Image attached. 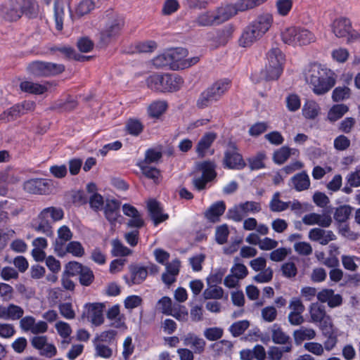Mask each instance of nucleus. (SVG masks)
I'll return each instance as SVG.
<instances>
[{"mask_svg": "<svg viewBox=\"0 0 360 360\" xmlns=\"http://www.w3.org/2000/svg\"><path fill=\"white\" fill-rule=\"evenodd\" d=\"M304 77L316 95L325 94L335 84V79L330 70L317 63L311 64L307 68Z\"/></svg>", "mask_w": 360, "mask_h": 360, "instance_id": "nucleus-1", "label": "nucleus"}, {"mask_svg": "<svg viewBox=\"0 0 360 360\" xmlns=\"http://www.w3.org/2000/svg\"><path fill=\"white\" fill-rule=\"evenodd\" d=\"M273 20V16L269 13L257 16L243 30L239 39V45L242 47L251 46L269 30Z\"/></svg>", "mask_w": 360, "mask_h": 360, "instance_id": "nucleus-2", "label": "nucleus"}, {"mask_svg": "<svg viewBox=\"0 0 360 360\" xmlns=\"http://www.w3.org/2000/svg\"><path fill=\"white\" fill-rule=\"evenodd\" d=\"M184 81L181 77L176 74L152 75L146 79V84L150 89L159 92H173L180 89Z\"/></svg>", "mask_w": 360, "mask_h": 360, "instance_id": "nucleus-3", "label": "nucleus"}, {"mask_svg": "<svg viewBox=\"0 0 360 360\" xmlns=\"http://www.w3.org/2000/svg\"><path fill=\"white\" fill-rule=\"evenodd\" d=\"M231 86L228 79H219L204 90L197 101L199 108H205L219 101Z\"/></svg>", "mask_w": 360, "mask_h": 360, "instance_id": "nucleus-4", "label": "nucleus"}, {"mask_svg": "<svg viewBox=\"0 0 360 360\" xmlns=\"http://www.w3.org/2000/svg\"><path fill=\"white\" fill-rule=\"evenodd\" d=\"M267 63L262 71V77L267 80L278 79L283 70L285 56L277 46L271 47L266 53Z\"/></svg>", "mask_w": 360, "mask_h": 360, "instance_id": "nucleus-5", "label": "nucleus"}, {"mask_svg": "<svg viewBox=\"0 0 360 360\" xmlns=\"http://www.w3.org/2000/svg\"><path fill=\"white\" fill-rule=\"evenodd\" d=\"M283 42L285 44L297 46H305L315 41L314 34L307 29L301 27H290L281 33Z\"/></svg>", "mask_w": 360, "mask_h": 360, "instance_id": "nucleus-6", "label": "nucleus"}, {"mask_svg": "<svg viewBox=\"0 0 360 360\" xmlns=\"http://www.w3.org/2000/svg\"><path fill=\"white\" fill-rule=\"evenodd\" d=\"M229 20L225 6L214 11H205L200 13L195 20L198 26L208 27L219 25Z\"/></svg>", "mask_w": 360, "mask_h": 360, "instance_id": "nucleus-7", "label": "nucleus"}, {"mask_svg": "<svg viewBox=\"0 0 360 360\" xmlns=\"http://www.w3.org/2000/svg\"><path fill=\"white\" fill-rule=\"evenodd\" d=\"M123 25L124 21L121 18L114 16L110 18L100 33L101 42L103 45L111 42L120 34Z\"/></svg>", "mask_w": 360, "mask_h": 360, "instance_id": "nucleus-8", "label": "nucleus"}, {"mask_svg": "<svg viewBox=\"0 0 360 360\" xmlns=\"http://www.w3.org/2000/svg\"><path fill=\"white\" fill-rule=\"evenodd\" d=\"M239 260L238 257L234 258V264L230 269V274L224 278V284L229 288H236L239 281L244 279L248 274L246 266Z\"/></svg>", "mask_w": 360, "mask_h": 360, "instance_id": "nucleus-9", "label": "nucleus"}, {"mask_svg": "<svg viewBox=\"0 0 360 360\" xmlns=\"http://www.w3.org/2000/svg\"><path fill=\"white\" fill-rule=\"evenodd\" d=\"M223 165L224 167L231 169H241L245 167V162L235 143H230L228 145L224 153Z\"/></svg>", "mask_w": 360, "mask_h": 360, "instance_id": "nucleus-10", "label": "nucleus"}, {"mask_svg": "<svg viewBox=\"0 0 360 360\" xmlns=\"http://www.w3.org/2000/svg\"><path fill=\"white\" fill-rule=\"evenodd\" d=\"M309 314L311 321L314 323H321L323 330L332 327L331 319L326 315L324 306L317 302L312 303L309 307Z\"/></svg>", "mask_w": 360, "mask_h": 360, "instance_id": "nucleus-11", "label": "nucleus"}, {"mask_svg": "<svg viewBox=\"0 0 360 360\" xmlns=\"http://www.w3.org/2000/svg\"><path fill=\"white\" fill-rule=\"evenodd\" d=\"M21 4L10 0L0 6V17L8 21H15L22 16Z\"/></svg>", "mask_w": 360, "mask_h": 360, "instance_id": "nucleus-12", "label": "nucleus"}, {"mask_svg": "<svg viewBox=\"0 0 360 360\" xmlns=\"http://www.w3.org/2000/svg\"><path fill=\"white\" fill-rule=\"evenodd\" d=\"M302 222L307 226L318 225L321 228H328L333 223V219L328 212H311L302 217Z\"/></svg>", "mask_w": 360, "mask_h": 360, "instance_id": "nucleus-13", "label": "nucleus"}, {"mask_svg": "<svg viewBox=\"0 0 360 360\" xmlns=\"http://www.w3.org/2000/svg\"><path fill=\"white\" fill-rule=\"evenodd\" d=\"M308 238L311 241L317 242L321 245H326L330 241L337 239V236L333 231L324 229L321 227L311 229L309 231Z\"/></svg>", "mask_w": 360, "mask_h": 360, "instance_id": "nucleus-14", "label": "nucleus"}, {"mask_svg": "<svg viewBox=\"0 0 360 360\" xmlns=\"http://www.w3.org/2000/svg\"><path fill=\"white\" fill-rule=\"evenodd\" d=\"M32 227L35 231L43 233L47 237L53 236L52 222L42 211L39 214L37 217L33 220Z\"/></svg>", "mask_w": 360, "mask_h": 360, "instance_id": "nucleus-15", "label": "nucleus"}, {"mask_svg": "<svg viewBox=\"0 0 360 360\" xmlns=\"http://www.w3.org/2000/svg\"><path fill=\"white\" fill-rule=\"evenodd\" d=\"M88 320L95 326H99L104 323L103 303H92L86 305Z\"/></svg>", "mask_w": 360, "mask_h": 360, "instance_id": "nucleus-16", "label": "nucleus"}, {"mask_svg": "<svg viewBox=\"0 0 360 360\" xmlns=\"http://www.w3.org/2000/svg\"><path fill=\"white\" fill-rule=\"evenodd\" d=\"M259 0H238L233 4L225 6L229 19L238 12H244L258 6Z\"/></svg>", "mask_w": 360, "mask_h": 360, "instance_id": "nucleus-17", "label": "nucleus"}, {"mask_svg": "<svg viewBox=\"0 0 360 360\" xmlns=\"http://www.w3.org/2000/svg\"><path fill=\"white\" fill-rule=\"evenodd\" d=\"M352 22L345 17H340L333 20L331 24V30L335 37L338 38L346 37L352 30Z\"/></svg>", "mask_w": 360, "mask_h": 360, "instance_id": "nucleus-18", "label": "nucleus"}, {"mask_svg": "<svg viewBox=\"0 0 360 360\" xmlns=\"http://www.w3.org/2000/svg\"><path fill=\"white\" fill-rule=\"evenodd\" d=\"M24 189L32 194H46L49 192V182L44 179H32L25 182Z\"/></svg>", "mask_w": 360, "mask_h": 360, "instance_id": "nucleus-19", "label": "nucleus"}, {"mask_svg": "<svg viewBox=\"0 0 360 360\" xmlns=\"http://www.w3.org/2000/svg\"><path fill=\"white\" fill-rule=\"evenodd\" d=\"M23 309L16 304L0 305V319L4 320L17 321L23 316Z\"/></svg>", "mask_w": 360, "mask_h": 360, "instance_id": "nucleus-20", "label": "nucleus"}, {"mask_svg": "<svg viewBox=\"0 0 360 360\" xmlns=\"http://www.w3.org/2000/svg\"><path fill=\"white\" fill-rule=\"evenodd\" d=\"M147 276L148 270L146 267L134 266L130 267V276H124V279L129 286H131L143 283Z\"/></svg>", "mask_w": 360, "mask_h": 360, "instance_id": "nucleus-21", "label": "nucleus"}, {"mask_svg": "<svg viewBox=\"0 0 360 360\" xmlns=\"http://www.w3.org/2000/svg\"><path fill=\"white\" fill-rule=\"evenodd\" d=\"M120 203L115 200H107L103 207L104 214L110 224H115L120 217Z\"/></svg>", "mask_w": 360, "mask_h": 360, "instance_id": "nucleus-22", "label": "nucleus"}, {"mask_svg": "<svg viewBox=\"0 0 360 360\" xmlns=\"http://www.w3.org/2000/svg\"><path fill=\"white\" fill-rule=\"evenodd\" d=\"M184 345L191 347L195 353L201 354L204 352L206 345L205 341L193 333L186 334L184 338Z\"/></svg>", "mask_w": 360, "mask_h": 360, "instance_id": "nucleus-23", "label": "nucleus"}, {"mask_svg": "<svg viewBox=\"0 0 360 360\" xmlns=\"http://www.w3.org/2000/svg\"><path fill=\"white\" fill-rule=\"evenodd\" d=\"M216 138L217 134L214 132H207L202 136L196 146V153L199 157L203 158L207 154Z\"/></svg>", "mask_w": 360, "mask_h": 360, "instance_id": "nucleus-24", "label": "nucleus"}, {"mask_svg": "<svg viewBox=\"0 0 360 360\" xmlns=\"http://www.w3.org/2000/svg\"><path fill=\"white\" fill-rule=\"evenodd\" d=\"M147 206L155 225H158L168 218L167 214L162 213V207L155 200H150Z\"/></svg>", "mask_w": 360, "mask_h": 360, "instance_id": "nucleus-25", "label": "nucleus"}, {"mask_svg": "<svg viewBox=\"0 0 360 360\" xmlns=\"http://www.w3.org/2000/svg\"><path fill=\"white\" fill-rule=\"evenodd\" d=\"M168 51L171 59V68L181 69V63L188 56V51L184 48H176Z\"/></svg>", "mask_w": 360, "mask_h": 360, "instance_id": "nucleus-26", "label": "nucleus"}, {"mask_svg": "<svg viewBox=\"0 0 360 360\" xmlns=\"http://www.w3.org/2000/svg\"><path fill=\"white\" fill-rule=\"evenodd\" d=\"M49 86L48 82L41 84L31 81H23L20 83V88L24 92L40 95L46 92Z\"/></svg>", "mask_w": 360, "mask_h": 360, "instance_id": "nucleus-27", "label": "nucleus"}, {"mask_svg": "<svg viewBox=\"0 0 360 360\" xmlns=\"http://www.w3.org/2000/svg\"><path fill=\"white\" fill-rule=\"evenodd\" d=\"M290 185L297 191L307 190L310 186L309 176L305 172L298 173L290 179Z\"/></svg>", "mask_w": 360, "mask_h": 360, "instance_id": "nucleus-28", "label": "nucleus"}, {"mask_svg": "<svg viewBox=\"0 0 360 360\" xmlns=\"http://www.w3.org/2000/svg\"><path fill=\"white\" fill-rule=\"evenodd\" d=\"M226 205L224 201H218L212 204L205 212V217L212 222H217L224 213Z\"/></svg>", "mask_w": 360, "mask_h": 360, "instance_id": "nucleus-29", "label": "nucleus"}, {"mask_svg": "<svg viewBox=\"0 0 360 360\" xmlns=\"http://www.w3.org/2000/svg\"><path fill=\"white\" fill-rule=\"evenodd\" d=\"M58 238L55 240V250L58 252L63 250V245L71 240L72 233L70 228L65 225L60 226L57 231Z\"/></svg>", "mask_w": 360, "mask_h": 360, "instance_id": "nucleus-30", "label": "nucleus"}, {"mask_svg": "<svg viewBox=\"0 0 360 360\" xmlns=\"http://www.w3.org/2000/svg\"><path fill=\"white\" fill-rule=\"evenodd\" d=\"M272 341L277 345H283L285 346L292 344L290 338L287 335L278 324H274L271 327Z\"/></svg>", "mask_w": 360, "mask_h": 360, "instance_id": "nucleus-31", "label": "nucleus"}, {"mask_svg": "<svg viewBox=\"0 0 360 360\" xmlns=\"http://www.w3.org/2000/svg\"><path fill=\"white\" fill-rule=\"evenodd\" d=\"M107 318L110 321V326L115 328L124 326V317L120 314L119 305H114L107 311Z\"/></svg>", "mask_w": 360, "mask_h": 360, "instance_id": "nucleus-32", "label": "nucleus"}, {"mask_svg": "<svg viewBox=\"0 0 360 360\" xmlns=\"http://www.w3.org/2000/svg\"><path fill=\"white\" fill-rule=\"evenodd\" d=\"M352 210L353 207L349 205H342L336 207L333 213L335 224L347 222Z\"/></svg>", "mask_w": 360, "mask_h": 360, "instance_id": "nucleus-33", "label": "nucleus"}, {"mask_svg": "<svg viewBox=\"0 0 360 360\" xmlns=\"http://www.w3.org/2000/svg\"><path fill=\"white\" fill-rule=\"evenodd\" d=\"M291 155L298 156V150L283 146L274 152L273 158L276 163L281 165L283 164Z\"/></svg>", "mask_w": 360, "mask_h": 360, "instance_id": "nucleus-34", "label": "nucleus"}, {"mask_svg": "<svg viewBox=\"0 0 360 360\" xmlns=\"http://www.w3.org/2000/svg\"><path fill=\"white\" fill-rule=\"evenodd\" d=\"M20 11L30 18H36L39 13V8L34 0H22Z\"/></svg>", "mask_w": 360, "mask_h": 360, "instance_id": "nucleus-35", "label": "nucleus"}, {"mask_svg": "<svg viewBox=\"0 0 360 360\" xmlns=\"http://www.w3.org/2000/svg\"><path fill=\"white\" fill-rule=\"evenodd\" d=\"M302 115L306 119H315L320 112V107L314 101H307L303 105Z\"/></svg>", "mask_w": 360, "mask_h": 360, "instance_id": "nucleus-36", "label": "nucleus"}, {"mask_svg": "<svg viewBox=\"0 0 360 360\" xmlns=\"http://www.w3.org/2000/svg\"><path fill=\"white\" fill-rule=\"evenodd\" d=\"M292 348V344L283 346L282 347L271 346L267 351V357L269 360H281L283 356V353L291 352Z\"/></svg>", "mask_w": 360, "mask_h": 360, "instance_id": "nucleus-37", "label": "nucleus"}, {"mask_svg": "<svg viewBox=\"0 0 360 360\" xmlns=\"http://www.w3.org/2000/svg\"><path fill=\"white\" fill-rule=\"evenodd\" d=\"M53 16L56 30L61 31L63 28V20L65 17L64 6L61 1L56 0L55 1Z\"/></svg>", "mask_w": 360, "mask_h": 360, "instance_id": "nucleus-38", "label": "nucleus"}, {"mask_svg": "<svg viewBox=\"0 0 360 360\" xmlns=\"http://www.w3.org/2000/svg\"><path fill=\"white\" fill-rule=\"evenodd\" d=\"M296 343H300L305 340H312L316 337V332L312 328L301 327L293 333Z\"/></svg>", "mask_w": 360, "mask_h": 360, "instance_id": "nucleus-39", "label": "nucleus"}, {"mask_svg": "<svg viewBox=\"0 0 360 360\" xmlns=\"http://www.w3.org/2000/svg\"><path fill=\"white\" fill-rule=\"evenodd\" d=\"M280 196L281 193L279 192H276L273 195L269 202V208L271 211L274 212H280L289 208V203L288 202L281 200Z\"/></svg>", "mask_w": 360, "mask_h": 360, "instance_id": "nucleus-40", "label": "nucleus"}, {"mask_svg": "<svg viewBox=\"0 0 360 360\" xmlns=\"http://www.w3.org/2000/svg\"><path fill=\"white\" fill-rule=\"evenodd\" d=\"M348 110L349 108L345 104L334 105L328 111V119L330 122H335L340 119Z\"/></svg>", "mask_w": 360, "mask_h": 360, "instance_id": "nucleus-41", "label": "nucleus"}, {"mask_svg": "<svg viewBox=\"0 0 360 360\" xmlns=\"http://www.w3.org/2000/svg\"><path fill=\"white\" fill-rule=\"evenodd\" d=\"M21 211V209L13 207L8 200L0 201V220L7 219L9 214L18 215Z\"/></svg>", "mask_w": 360, "mask_h": 360, "instance_id": "nucleus-42", "label": "nucleus"}, {"mask_svg": "<svg viewBox=\"0 0 360 360\" xmlns=\"http://www.w3.org/2000/svg\"><path fill=\"white\" fill-rule=\"evenodd\" d=\"M336 228L338 234L347 240H356L359 238V234L350 229L347 222L336 224Z\"/></svg>", "mask_w": 360, "mask_h": 360, "instance_id": "nucleus-43", "label": "nucleus"}, {"mask_svg": "<svg viewBox=\"0 0 360 360\" xmlns=\"http://www.w3.org/2000/svg\"><path fill=\"white\" fill-rule=\"evenodd\" d=\"M111 253L115 257H124L131 254V250L124 246L118 239H114L111 242Z\"/></svg>", "mask_w": 360, "mask_h": 360, "instance_id": "nucleus-44", "label": "nucleus"}, {"mask_svg": "<svg viewBox=\"0 0 360 360\" xmlns=\"http://www.w3.org/2000/svg\"><path fill=\"white\" fill-rule=\"evenodd\" d=\"M46 62L35 61L30 63L27 70L29 72L37 77H46Z\"/></svg>", "mask_w": 360, "mask_h": 360, "instance_id": "nucleus-45", "label": "nucleus"}, {"mask_svg": "<svg viewBox=\"0 0 360 360\" xmlns=\"http://www.w3.org/2000/svg\"><path fill=\"white\" fill-rule=\"evenodd\" d=\"M42 212L52 223L61 220L64 217V212L60 207H49L42 210Z\"/></svg>", "mask_w": 360, "mask_h": 360, "instance_id": "nucleus-46", "label": "nucleus"}, {"mask_svg": "<svg viewBox=\"0 0 360 360\" xmlns=\"http://www.w3.org/2000/svg\"><path fill=\"white\" fill-rule=\"evenodd\" d=\"M223 295L224 290L222 288L216 285H210L203 292V297L206 300H219L222 298Z\"/></svg>", "mask_w": 360, "mask_h": 360, "instance_id": "nucleus-47", "label": "nucleus"}, {"mask_svg": "<svg viewBox=\"0 0 360 360\" xmlns=\"http://www.w3.org/2000/svg\"><path fill=\"white\" fill-rule=\"evenodd\" d=\"M287 109L290 112H296L301 107V100L296 94H289L285 98Z\"/></svg>", "mask_w": 360, "mask_h": 360, "instance_id": "nucleus-48", "label": "nucleus"}, {"mask_svg": "<svg viewBox=\"0 0 360 360\" xmlns=\"http://www.w3.org/2000/svg\"><path fill=\"white\" fill-rule=\"evenodd\" d=\"M95 355L104 359H109L112 355V349L105 343L94 340Z\"/></svg>", "mask_w": 360, "mask_h": 360, "instance_id": "nucleus-49", "label": "nucleus"}, {"mask_svg": "<svg viewBox=\"0 0 360 360\" xmlns=\"http://www.w3.org/2000/svg\"><path fill=\"white\" fill-rule=\"evenodd\" d=\"M167 104L164 101L153 102L148 108V115L152 117H158L166 110Z\"/></svg>", "mask_w": 360, "mask_h": 360, "instance_id": "nucleus-50", "label": "nucleus"}, {"mask_svg": "<svg viewBox=\"0 0 360 360\" xmlns=\"http://www.w3.org/2000/svg\"><path fill=\"white\" fill-rule=\"evenodd\" d=\"M216 165L213 162H204L200 165L202 170V176L209 181L215 178L217 174L215 172Z\"/></svg>", "mask_w": 360, "mask_h": 360, "instance_id": "nucleus-51", "label": "nucleus"}, {"mask_svg": "<svg viewBox=\"0 0 360 360\" xmlns=\"http://www.w3.org/2000/svg\"><path fill=\"white\" fill-rule=\"evenodd\" d=\"M65 252L70 253L76 257H81L84 255V248L81 243L71 241L67 244Z\"/></svg>", "mask_w": 360, "mask_h": 360, "instance_id": "nucleus-52", "label": "nucleus"}, {"mask_svg": "<svg viewBox=\"0 0 360 360\" xmlns=\"http://www.w3.org/2000/svg\"><path fill=\"white\" fill-rule=\"evenodd\" d=\"M142 173L148 179L153 180L155 183H158L160 176V171L155 168L142 163L139 165Z\"/></svg>", "mask_w": 360, "mask_h": 360, "instance_id": "nucleus-53", "label": "nucleus"}, {"mask_svg": "<svg viewBox=\"0 0 360 360\" xmlns=\"http://www.w3.org/2000/svg\"><path fill=\"white\" fill-rule=\"evenodd\" d=\"M227 217L236 222L241 221L245 217L240 203L234 205L227 212Z\"/></svg>", "mask_w": 360, "mask_h": 360, "instance_id": "nucleus-54", "label": "nucleus"}, {"mask_svg": "<svg viewBox=\"0 0 360 360\" xmlns=\"http://www.w3.org/2000/svg\"><path fill=\"white\" fill-rule=\"evenodd\" d=\"M250 323L247 320L239 321L233 323L230 326V332L234 337H238L243 334L249 327Z\"/></svg>", "mask_w": 360, "mask_h": 360, "instance_id": "nucleus-55", "label": "nucleus"}, {"mask_svg": "<svg viewBox=\"0 0 360 360\" xmlns=\"http://www.w3.org/2000/svg\"><path fill=\"white\" fill-rule=\"evenodd\" d=\"M89 202L91 209L98 212L103 210L104 207V200L101 195L98 193H92L89 198Z\"/></svg>", "mask_w": 360, "mask_h": 360, "instance_id": "nucleus-56", "label": "nucleus"}, {"mask_svg": "<svg viewBox=\"0 0 360 360\" xmlns=\"http://www.w3.org/2000/svg\"><path fill=\"white\" fill-rule=\"evenodd\" d=\"M245 216L248 214L258 213L262 210L260 202L255 201H246L240 203Z\"/></svg>", "mask_w": 360, "mask_h": 360, "instance_id": "nucleus-57", "label": "nucleus"}, {"mask_svg": "<svg viewBox=\"0 0 360 360\" xmlns=\"http://www.w3.org/2000/svg\"><path fill=\"white\" fill-rule=\"evenodd\" d=\"M350 96V89L347 86H338L336 87L332 94L333 100L335 102H338L345 99H347Z\"/></svg>", "mask_w": 360, "mask_h": 360, "instance_id": "nucleus-58", "label": "nucleus"}, {"mask_svg": "<svg viewBox=\"0 0 360 360\" xmlns=\"http://www.w3.org/2000/svg\"><path fill=\"white\" fill-rule=\"evenodd\" d=\"M347 184L353 186L354 188L360 186V165L355 169L349 172L345 177Z\"/></svg>", "mask_w": 360, "mask_h": 360, "instance_id": "nucleus-59", "label": "nucleus"}, {"mask_svg": "<svg viewBox=\"0 0 360 360\" xmlns=\"http://www.w3.org/2000/svg\"><path fill=\"white\" fill-rule=\"evenodd\" d=\"M79 275V282L82 285L89 286L94 279L93 271L89 267L85 266Z\"/></svg>", "mask_w": 360, "mask_h": 360, "instance_id": "nucleus-60", "label": "nucleus"}, {"mask_svg": "<svg viewBox=\"0 0 360 360\" xmlns=\"http://www.w3.org/2000/svg\"><path fill=\"white\" fill-rule=\"evenodd\" d=\"M14 105L16 108L18 116L20 117L28 112L33 111L35 108L36 104L32 101H25Z\"/></svg>", "mask_w": 360, "mask_h": 360, "instance_id": "nucleus-61", "label": "nucleus"}, {"mask_svg": "<svg viewBox=\"0 0 360 360\" xmlns=\"http://www.w3.org/2000/svg\"><path fill=\"white\" fill-rule=\"evenodd\" d=\"M303 347L305 350L316 356H322L324 354V347L321 343L308 342L304 343Z\"/></svg>", "mask_w": 360, "mask_h": 360, "instance_id": "nucleus-62", "label": "nucleus"}, {"mask_svg": "<svg viewBox=\"0 0 360 360\" xmlns=\"http://www.w3.org/2000/svg\"><path fill=\"white\" fill-rule=\"evenodd\" d=\"M116 335L117 331L112 329H110L101 333L95 338L94 340L103 343L110 344L114 340Z\"/></svg>", "mask_w": 360, "mask_h": 360, "instance_id": "nucleus-63", "label": "nucleus"}, {"mask_svg": "<svg viewBox=\"0 0 360 360\" xmlns=\"http://www.w3.org/2000/svg\"><path fill=\"white\" fill-rule=\"evenodd\" d=\"M273 278V270L271 268H266L255 275L253 280L259 283H265L271 281Z\"/></svg>", "mask_w": 360, "mask_h": 360, "instance_id": "nucleus-64", "label": "nucleus"}]
</instances>
